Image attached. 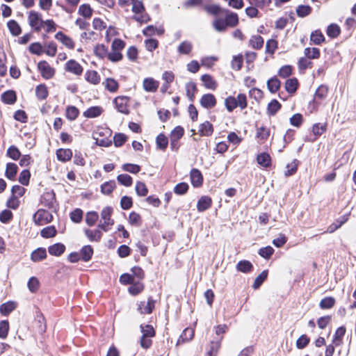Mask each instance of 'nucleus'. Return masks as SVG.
Returning a JSON list of instances; mask_svg holds the SVG:
<instances>
[{
	"mask_svg": "<svg viewBox=\"0 0 356 356\" xmlns=\"http://www.w3.org/2000/svg\"><path fill=\"white\" fill-rule=\"evenodd\" d=\"M225 18H216L213 22V27L218 32H224L227 27H235L238 24V16L228 9L223 10Z\"/></svg>",
	"mask_w": 356,
	"mask_h": 356,
	"instance_id": "1",
	"label": "nucleus"
},
{
	"mask_svg": "<svg viewBox=\"0 0 356 356\" xmlns=\"http://www.w3.org/2000/svg\"><path fill=\"white\" fill-rule=\"evenodd\" d=\"M131 11L135 13L132 19L140 24L147 23L151 20L149 15L145 12V8L142 1L131 0Z\"/></svg>",
	"mask_w": 356,
	"mask_h": 356,
	"instance_id": "2",
	"label": "nucleus"
},
{
	"mask_svg": "<svg viewBox=\"0 0 356 356\" xmlns=\"http://www.w3.org/2000/svg\"><path fill=\"white\" fill-rule=\"evenodd\" d=\"M111 135L109 129L98 128L92 134V138L96 140V144L102 147H108L111 144V140L107 136Z\"/></svg>",
	"mask_w": 356,
	"mask_h": 356,
	"instance_id": "3",
	"label": "nucleus"
},
{
	"mask_svg": "<svg viewBox=\"0 0 356 356\" xmlns=\"http://www.w3.org/2000/svg\"><path fill=\"white\" fill-rule=\"evenodd\" d=\"M113 213V209L111 207H106L103 209L101 212V218L103 222L98 225V228L104 231L108 232L110 229V226L114 224V220L111 218Z\"/></svg>",
	"mask_w": 356,
	"mask_h": 356,
	"instance_id": "4",
	"label": "nucleus"
},
{
	"mask_svg": "<svg viewBox=\"0 0 356 356\" xmlns=\"http://www.w3.org/2000/svg\"><path fill=\"white\" fill-rule=\"evenodd\" d=\"M28 21L29 26L35 32L40 31L42 27H43L42 15L38 12L31 10L29 13Z\"/></svg>",
	"mask_w": 356,
	"mask_h": 356,
	"instance_id": "5",
	"label": "nucleus"
},
{
	"mask_svg": "<svg viewBox=\"0 0 356 356\" xmlns=\"http://www.w3.org/2000/svg\"><path fill=\"white\" fill-rule=\"evenodd\" d=\"M35 225H43L49 223L53 220V216L47 211L39 209L33 216Z\"/></svg>",
	"mask_w": 356,
	"mask_h": 356,
	"instance_id": "6",
	"label": "nucleus"
},
{
	"mask_svg": "<svg viewBox=\"0 0 356 356\" xmlns=\"http://www.w3.org/2000/svg\"><path fill=\"white\" fill-rule=\"evenodd\" d=\"M38 69L40 71L41 76L45 79H50L55 74V70L45 60L38 63Z\"/></svg>",
	"mask_w": 356,
	"mask_h": 356,
	"instance_id": "7",
	"label": "nucleus"
},
{
	"mask_svg": "<svg viewBox=\"0 0 356 356\" xmlns=\"http://www.w3.org/2000/svg\"><path fill=\"white\" fill-rule=\"evenodd\" d=\"M116 108L120 113L124 114H129V110L128 108L129 98L127 97H118L113 101Z\"/></svg>",
	"mask_w": 356,
	"mask_h": 356,
	"instance_id": "8",
	"label": "nucleus"
},
{
	"mask_svg": "<svg viewBox=\"0 0 356 356\" xmlns=\"http://www.w3.org/2000/svg\"><path fill=\"white\" fill-rule=\"evenodd\" d=\"M200 103L203 108L211 109L216 106L217 100L213 94L207 93L202 96Z\"/></svg>",
	"mask_w": 356,
	"mask_h": 356,
	"instance_id": "9",
	"label": "nucleus"
},
{
	"mask_svg": "<svg viewBox=\"0 0 356 356\" xmlns=\"http://www.w3.org/2000/svg\"><path fill=\"white\" fill-rule=\"evenodd\" d=\"M155 307V300H153L152 297H149L147 302L141 301L138 305V310L142 314H151Z\"/></svg>",
	"mask_w": 356,
	"mask_h": 356,
	"instance_id": "10",
	"label": "nucleus"
},
{
	"mask_svg": "<svg viewBox=\"0 0 356 356\" xmlns=\"http://www.w3.org/2000/svg\"><path fill=\"white\" fill-rule=\"evenodd\" d=\"M190 178L192 185L195 187H200L203 183V176L202 172L196 168H193L190 172Z\"/></svg>",
	"mask_w": 356,
	"mask_h": 356,
	"instance_id": "11",
	"label": "nucleus"
},
{
	"mask_svg": "<svg viewBox=\"0 0 356 356\" xmlns=\"http://www.w3.org/2000/svg\"><path fill=\"white\" fill-rule=\"evenodd\" d=\"M65 70L76 75H81L83 72L82 66L74 60H70L65 64Z\"/></svg>",
	"mask_w": 356,
	"mask_h": 356,
	"instance_id": "12",
	"label": "nucleus"
},
{
	"mask_svg": "<svg viewBox=\"0 0 356 356\" xmlns=\"http://www.w3.org/2000/svg\"><path fill=\"white\" fill-rule=\"evenodd\" d=\"M41 202L49 209H54L56 203L55 193L53 191L44 193L42 196Z\"/></svg>",
	"mask_w": 356,
	"mask_h": 356,
	"instance_id": "13",
	"label": "nucleus"
},
{
	"mask_svg": "<svg viewBox=\"0 0 356 356\" xmlns=\"http://www.w3.org/2000/svg\"><path fill=\"white\" fill-rule=\"evenodd\" d=\"M159 82L153 78H146L143 83V88L147 92H154L157 90Z\"/></svg>",
	"mask_w": 356,
	"mask_h": 356,
	"instance_id": "14",
	"label": "nucleus"
},
{
	"mask_svg": "<svg viewBox=\"0 0 356 356\" xmlns=\"http://www.w3.org/2000/svg\"><path fill=\"white\" fill-rule=\"evenodd\" d=\"M213 127L209 121L200 124L198 133L201 136H210L213 133Z\"/></svg>",
	"mask_w": 356,
	"mask_h": 356,
	"instance_id": "15",
	"label": "nucleus"
},
{
	"mask_svg": "<svg viewBox=\"0 0 356 356\" xmlns=\"http://www.w3.org/2000/svg\"><path fill=\"white\" fill-rule=\"evenodd\" d=\"M55 38L60 42H62V44L67 48L70 49H73L74 48V42H73V40L67 35L64 34L63 32H58L55 35Z\"/></svg>",
	"mask_w": 356,
	"mask_h": 356,
	"instance_id": "16",
	"label": "nucleus"
},
{
	"mask_svg": "<svg viewBox=\"0 0 356 356\" xmlns=\"http://www.w3.org/2000/svg\"><path fill=\"white\" fill-rule=\"evenodd\" d=\"M212 204V200L209 196L201 197L197 204V209L199 212H202L209 209Z\"/></svg>",
	"mask_w": 356,
	"mask_h": 356,
	"instance_id": "17",
	"label": "nucleus"
},
{
	"mask_svg": "<svg viewBox=\"0 0 356 356\" xmlns=\"http://www.w3.org/2000/svg\"><path fill=\"white\" fill-rule=\"evenodd\" d=\"M79 253L81 261L88 262L92 259L94 251L91 245H87L83 246Z\"/></svg>",
	"mask_w": 356,
	"mask_h": 356,
	"instance_id": "18",
	"label": "nucleus"
},
{
	"mask_svg": "<svg viewBox=\"0 0 356 356\" xmlns=\"http://www.w3.org/2000/svg\"><path fill=\"white\" fill-rule=\"evenodd\" d=\"M17 306V302L11 300L8 301L0 305V313L1 315L7 316L16 309Z\"/></svg>",
	"mask_w": 356,
	"mask_h": 356,
	"instance_id": "19",
	"label": "nucleus"
},
{
	"mask_svg": "<svg viewBox=\"0 0 356 356\" xmlns=\"http://www.w3.org/2000/svg\"><path fill=\"white\" fill-rule=\"evenodd\" d=\"M84 232L88 240L92 242H99L102 237V233L99 228L94 230L86 229Z\"/></svg>",
	"mask_w": 356,
	"mask_h": 356,
	"instance_id": "20",
	"label": "nucleus"
},
{
	"mask_svg": "<svg viewBox=\"0 0 356 356\" xmlns=\"http://www.w3.org/2000/svg\"><path fill=\"white\" fill-rule=\"evenodd\" d=\"M222 337H218L216 339L211 341L208 350V356H216L220 348Z\"/></svg>",
	"mask_w": 356,
	"mask_h": 356,
	"instance_id": "21",
	"label": "nucleus"
},
{
	"mask_svg": "<svg viewBox=\"0 0 356 356\" xmlns=\"http://www.w3.org/2000/svg\"><path fill=\"white\" fill-rule=\"evenodd\" d=\"M65 250V246L61 243H56L48 248V252L51 255L59 257Z\"/></svg>",
	"mask_w": 356,
	"mask_h": 356,
	"instance_id": "22",
	"label": "nucleus"
},
{
	"mask_svg": "<svg viewBox=\"0 0 356 356\" xmlns=\"http://www.w3.org/2000/svg\"><path fill=\"white\" fill-rule=\"evenodd\" d=\"M58 160L62 162L70 161L72 157V151L70 149H58L56 151Z\"/></svg>",
	"mask_w": 356,
	"mask_h": 356,
	"instance_id": "23",
	"label": "nucleus"
},
{
	"mask_svg": "<svg viewBox=\"0 0 356 356\" xmlns=\"http://www.w3.org/2000/svg\"><path fill=\"white\" fill-rule=\"evenodd\" d=\"M47 257V251L44 248H38L31 254V259L33 262H38Z\"/></svg>",
	"mask_w": 356,
	"mask_h": 356,
	"instance_id": "24",
	"label": "nucleus"
},
{
	"mask_svg": "<svg viewBox=\"0 0 356 356\" xmlns=\"http://www.w3.org/2000/svg\"><path fill=\"white\" fill-rule=\"evenodd\" d=\"M236 268L238 272L248 273L253 270V265L248 260H241L238 262Z\"/></svg>",
	"mask_w": 356,
	"mask_h": 356,
	"instance_id": "25",
	"label": "nucleus"
},
{
	"mask_svg": "<svg viewBox=\"0 0 356 356\" xmlns=\"http://www.w3.org/2000/svg\"><path fill=\"white\" fill-rule=\"evenodd\" d=\"M18 167L14 163H8L6 164V169L5 172V176L10 180H14L17 173Z\"/></svg>",
	"mask_w": 356,
	"mask_h": 356,
	"instance_id": "26",
	"label": "nucleus"
},
{
	"mask_svg": "<svg viewBox=\"0 0 356 356\" xmlns=\"http://www.w3.org/2000/svg\"><path fill=\"white\" fill-rule=\"evenodd\" d=\"M1 100L7 104H13L17 100V95L14 90H7L1 95Z\"/></svg>",
	"mask_w": 356,
	"mask_h": 356,
	"instance_id": "27",
	"label": "nucleus"
},
{
	"mask_svg": "<svg viewBox=\"0 0 356 356\" xmlns=\"http://www.w3.org/2000/svg\"><path fill=\"white\" fill-rule=\"evenodd\" d=\"M193 50V44L191 42L188 40H184L180 43V44L177 47V51L179 54L181 55H188Z\"/></svg>",
	"mask_w": 356,
	"mask_h": 356,
	"instance_id": "28",
	"label": "nucleus"
},
{
	"mask_svg": "<svg viewBox=\"0 0 356 356\" xmlns=\"http://www.w3.org/2000/svg\"><path fill=\"white\" fill-rule=\"evenodd\" d=\"M49 95L47 87L44 83H41L35 88V95L39 100H44Z\"/></svg>",
	"mask_w": 356,
	"mask_h": 356,
	"instance_id": "29",
	"label": "nucleus"
},
{
	"mask_svg": "<svg viewBox=\"0 0 356 356\" xmlns=\"http://www.w3.org/2000/svg\"><path fill=\"white\" fill-rule=\"evenodd\" d=\"M103 111L100 106H91L83 113V116L88 118H92L99 116Z\"/></svg>",
	"mask_w": 356,
	"mask_h": 356,
	"instance_id": "30",
	"label": "nucleus"
},
{
	"mask_svg": "<svg viewBox=\"0 0 356 356\" xmlns=\"http://www.w3.org/2000/svg\"><path fill=\"white\" fill-rule=\"evenodd\" d=\"M204 8L208 14L215 16H217L220 14L222 15L223 10L226 9L220 7V6L218 4L206 5Z\"/></svg>",
	"mask_w": 356,
	"mask_h": 356,
	"instance_id": "31",
	"label": "nucleus"
},
{
	"mask_svg": "<svg viewBox=\"0 0 356 356\" xmlns=\"http://www.w3.org/2000/svg\"><path fill=\"white\" fill-rule=\"evenodd\" d=\"M201 81L203 82L204 87L207 89L215 90L217 87L216 82L209 74H203L201 76Z\"/></svg>",
	"mask_w": 356,
	"mask_h": 356,
	"instance_id": "32",
	"label": "nucleus"
},
{
	"mask_svg": "<svg viewBox=\"0 0 356 356\" xmlns=\"http://www.w3.org/2000/svg\"><path fill=\"white\" fill-rule=\"evenodd\" d=\"M280 86L281 82L276 76L272 77L267 81L268 89L271 93L277 92L280 88Z\"/></svg>",
	"mask_w": 356,
	"mask_h": 356,
	"instance_id": "33",
	"label": "nucleus"
},
{
	"mask_svg": "<svg viewBox=\"0 0 356 356\" xmlns=\"http://www.w3.org/2000/svg\"><path fill=\"white\" fill-rule=\"evenodd\" d=\"M298 81L296 78H291V79H287L286 81L285 85H284L285 90L289 94L295 93L298 89Z\"/></svg>",
	"mask_w": 356,
	"mask_h": 356,
	"instance_id": "34",
	"label": "nucleus"
},
{
	"mask_svg": "<svg viewBox=\"0 0 356 356\" xmlns=\"http://www.w3.org/2000/svg\"><path fill=\"white\" fill-rule=\"evenodd\" d=\"M85 78L89 83L96 85L100 81V76L95 70H88L86 72Z\"/></svg>",
	"mask_w": 356,
	"mask_h": 356,
	"instance_id": "35",
	"label": "nucleus"
},
{
	"mask_svg": "<svg viewBox=\"0 0 356 356\" xmlns=\"http://www.w3.org/2000/svg\"><path fill=\"white\" fill-rule=\"evenodd\" d=\"M257 163L264 168H268L271 164V158L267 153H261L257 155Z\"/></svg>",
	"mask_w": 356,
	"mask_h": 356,
	"instance_id": "36",
	"label": "nucleus"
},
{
	"mask_svg": "<svg viewBox=\"0 0 356 356\" xmlns=\"http://www.w3.org/2000/svg\"><path fill=\"white\" fill-rule=\"evenodd\" d=\"M7 26L13 36H17L22 33V29L19 24L14 19L8 22Z\"/></svg>",
	"mask_w": 356,
	"mask_h": 356,
	"instance_id": "37",
	"label": "nucleus"
},
{
	"mask_svg": "<svg viewBox=\"0 0 356 356\" xmlns=\"http://www.w3.org/2000/svg\"><path fill=\"white\" fill-rule=\"evenodd\" d=\"M264 39L259 35H252L249 41L250 45L254 49H260L264 45Z\"/></svg>",
	"mask_w": 356,
	"mask_h": 356,
	"instance_id": "38",
	"label": "nucleus"
},
{
	"mask_svg": "<svg viewBox=\"0 0 356 356\" xmlns=\"http://www.w3.org/2000/svg\"><path fill=\"white\" fill-rule=\"evenodd\" d=\"M128 221L130 225L137 227H140L143 224L140 215L135 211H132L129 213Z\"/></svg>",
	"mask_w": 356,
	"mask_h": 356,
	"instance_id": "39",
	"label": "nucleus"
},
{
	"mask_svg": "<svg viewBox=\"0 0 356 356\" xmlns=\"http://www.w3.org/2000/svg\"><path fill=\"white\" fill-rule=\"evenodd\" d=\"M346 332V327L344 326H341L337 328L336 330L334 338H333V343H335L336 346H339L342 343V339L343 336L345 335Z\"/></svg>",
	"mask_w": 356,
	"mask_h": 356,
	"instance_id": "40",
	"label": "nucleus"
},
{
	"mask_svg": "<svg viewBox=\"0 0 356 356\" xmlns=\"http://www.w3.org/2000/svg\"><path fill=\"white\" fill-rule=\"evenodd\" d=\"M281 107L282 105L277 100L273 99L268 104L267 113L269 115H275Z\"/></svg>",
	"mask_w": 356,
	"mask_h": 356,
	"instance_id": "41",
	"label": "nucleus"
},
{
	"mask_svg": "<svg viewBox=\"0 0 356 356\" xmlns=\"http://www.w3.org/2000/svg\"><path fill=\"white\" fill-rule=\"evenodd\" d=\"M93 10L88 3H83L79 8L78 13L85 18H90L92 15Z\"/></svg>",
	"mask_w": 356,
	"mask_h": 356,
	"instance_id": "42",
	"label": "nucleus"
},
{
	"mask_svg": "<svg viewBox=\"0 0 356 356\" xmlns=\"http://www.w3.org/2000/svg\"><path fill=\"white\" fill-rule=\"evenodd\" d=\"M56 234L57 230L53 225L46 227L40 231L41 236L45 238H52L55 236Z\"/></svg>",
	"mask_w": 356,
	"mask_h": 356,
	"instance_id": "43",
	"label": "nucleus"
},
{
	"mask_svg": "<svg viewBox=\"0 0 356 356\" xmlns=\"http://www.w3.org/2000/svg\"><path fill=\"white\" fill-rule=\"evenodd\" d=\"M115 187L116 184L115 181H106L101 186V192L104 195H110Z\"/></svg>",
	"mask_w": 356,
	"mask_h": 356,
	"instance_id": "44",
	"label": "nucleus"
},
{
	"mask_svg": "<svg viewBox=\"0 0 356 356\" xmlns=\"http://www.w3.org/2000/svg\"><path fill=\"white\" fill-rule=\"evenodd\" d=\"M268 277V270H263L254 280V283L252 284V288L254 289H259L263 282L267 279Z\"/></svg>",
	"mask_w": 356,
	"mask_h": 356,
	"instance_id": "45",
	"label": "nucleus"
},
{
	"mask_svg": "<svg viewBox=\"0 0 356 356\" xmlns=\"http://www.w3.org/2000/svg\"><path fill=\"white\" fill-rule=\"evenodd\" d=\"M156 144L159 149L165 150L168 145V138L163 134H160L156 138Z\"/></svg>",
	"mask_w": 356,
	"mask_h": 356,
	"instance_id": "46",
	"label": "nucleus"
},
{
	"mask_svg": "<svg viewBox=\"0 0 356 356\" xmlns=\"http://www.w3.org/2000/svg\"><path fill=\"white\" fill-rule=\"evenodd\" d=\"M197 91L196 84L194 82H188L186 84V95L189 100L193 102L195 98V93Z\"/></svg>",
	"mask_w": 356,
	"mask_h": 356,
	"instance_id": "47",
	"label": "nucleus"
},
{
	"mask_svg": "<svg viewBox=\"0 0 356 356\" xmlns=\"http://www.w3.org/2000/svg\"><path fill=\"white\" fill-rule=\"evenodd\" d=\"M6 155L13 160L17 161L20 158L21 152L16 146L11 145L7 149Z\"/></svg>",
	"mask_w": 356,
	"mask_h": 356,
	"instance_id": "48",
	"label": "nucleus"
},
{
	"mask_svg": "<svg viewBox=\"0 0 356 356\" xmlns=\"http://www.w3.org/2000/svg\"><path fill=\"white\" fill-rule=\"evenodd\" d=\"M144 289V285L142 282H133L129 287V292L134 296H136L142 292Z\"/></svg>",
	"mask_w": 356,
	"mask_h": 356,
	"instance_id": "49",
	"label": "nucleus"
},
{
	"mask_svg": "<svg viewBox=\"0 0 356 356\" xmlns=\"http://www.w3.org/2000/svg\"><path fill=\"white\" fill-rule=\"evenodd\" d=\"M328 92V88L326 86L321 85L316 90L314 95V99L323 100L325 99Z\"/></svg>",
	"mask_w": 356,
	"mask_h": 356,
	"instance_id": "50",
	"label": "nucleus"
},
{
	"mask_svg": "<svg viewBox=\"0 0 356 356\" xmlns=\"http://www.w3.org/2000/svg\"><path fill=\"white\" fill-rule=\"evenodd\" d=\"M310 40L315 44H321L325 40V37L321 31L316 30L312 33Z\"/></svg>",
	"mask_w": 356,
	"mask_h": 356,
	"instance_id": "51",
	"label": "nucleus"
},
{
	"mask_svg": "<svg viewBox=\"0 0 356 356\" xmlns=\"http://www.w3.org/2000/svg\"><path fill=\"white\" fill-rule=\"evenodd\" d=\"M117 180L120 184L127 187L131 186L133 183V179L131 177L127 174L119 175L117 177Z\"/></svg>",
	"mask_w": 356,
	"mask_h": 356,
	"instance_id": "52",
	"label": "nucleus"
},
{
	"mask_svg": "<svg viewBox=\"0 0 356 356\" xmlns=\"http://www.w3.org/2000/svg\"><path fill=\"white\" fill-rule=\"evenodd\" d=\"M141 332L143 333V337H154L156 334L155 330L152 325H141L140 326Z\"/></svg>",
	"mask_w": 356,
	"mask_h": 356,
	"instance_id": "53",
	"label": "nucleus"
},
{
	"mask_svg": "<svg viewBox=\"0 0 356 356\" xmlns=\"http://www.w3.org/2000/svg\"><path fill=\"white\" fill-rule=\"evenodd\" d=\"M94 53L97 57L100 58H104L105 56H107L108 55V49L103 44H97L94 48Z\"/></svg>",
	"mask_w": 356,
	"mask_h": 356,
	"instance_id": "54",
	"label": "nucleus"
},
{
	"mask_svg": "<svg viewBox=\"0 0 356 356\" xmlns=\"http://www.w3.org/2000/svg\"><path fill=\"white\" fill-rule=\"evenodd\" d=\"M305 55L307 58L309 59H316L318 58L320 56V51L318 48H305L304 51Z\"/></svg>",
	"mask_w": 356,
	"mask_h": 356,
	"instance_id": "55",
	"label": "nucleus"
},
{
	"mask_svg": "<svg viewBox=\"0 0 356 356\" xmlns=\"http://www.w3.org/2000/svg\"><path fill=\"white\" fill-rule=\"evenodd\" d=\"M335 303V299L332 297H326L323 298L320 303L319 307L323 309L332 308Z\"/></svg>",
	"mask_w": 356,
	"mask_h": 356,
	"instance_id": "56",
	"label": "nucleus"
},
{
	"mask_svg": "<svg viewBox=\"0 0 356 356\" xmlns=\"http://www.w3.org/2000/svg\"><path fill=\"white\" fill-rule=\"evenodd\" d=\"M326 32H327V35L329 37H330L332 38H335L340 33V28L337 24H332L327 26Z\"/></svg>",
	"mask_w": 356,
	"mask_h": 356,
	"instance_id": "57",
	"label": "nucleus"
},
{
	"mask_svg": "<svg viewBox=\"0 0 356 356\" xmlns=\"http://www.w3.org/2000/svg\"><path fill=\"white\" fill-rule=\"evenodd\" d=\"M79 109L74 106H69L66 108V118L70 120H74L79 115Z\"/></svg>",
	"mask_w": 356,
	"mask_h": 356,
	"instance_id": "58",
	"label": "nucleus"
},
{
	"mask_svg": "<svg viewBox=\"0 0 356 356\" xmlns=\"http://www.w3.org/2000/svg\"><path fill=\"white\" fill-rule=\"evenodd\" d=\"M99 218L96 211H89L86 215V222L88 226H93Z\"/></svg>",
	"mask_w": 356,
	"mask_h": 356,
	"instance_id": "59",
	"label": "nucleus"
},
{
	"mask_svg": "<svg viewBox=\"0 0 356 356\" xmlns=\"http://www.w3.org/2000/svg\"><path fill=\"white\" fill-rule=\"evenodd\" d=\"M312 12V8L309 6L300 5L296 8V13L300 17H305L309 15Z\"/></svg>",
	"mask_w": 356,
	"mask_h": 356,
	"instance_id": "60",
	"label": "nucleus"
},
{
	"mask_svg": "<svg viewBox=\"0 0 356 356\" xmlns=\"http://www.w3.org/2000/svg\"><path fill=\"white\" fill-rule=\"evenodd\" d=\"M243 62V58L242 55L234 56L231 63L232 69L236 71L240 70L242 67Z\"/></svg>",
	"mask_w": 356,
	"mask_h": 356,
	"instance_id": "61",
	"label": "nucleus"
},
{
	"mask_svg": "<svg viewBox=\"0 0 356 356\" xmlns=\"http://www.w3.org/2000/svg\"><path fill=\"white\" fill-rule=\"evenodd\" d=\"M70 216L72 222L79 223L83 218V211L81 209H76L70 213Z\"/></svg>",
	"mask_w": 356,
	"mask_h": 356,
	"instance_id": "62",
	"label": "nucleus"
},
{
	"mask_svg": "<svg viewBox=\"0 0 356 356\" xmlns=\"http://www.w3.org/2000/svg\"><path fill=\"white\" fill-rule=\"evenodd\" d=\"M127 136L122 133L115 134L113 136V142L115 147H121L127 141Z\"/></svg>",
	"mask_w": 356,
	"mask_h": 356,
	"instance_id": "63",
	"label": "nucleus"
},
{
	"mask_svg": "<svg viewBox=\"0 0 356 356\" xmlns=\"http://www.w3.org/2000/svg\"><path fill=\"white\" fill-rule=\"evenodd\" d=\"M258 253L261 257L268 259L274 253V249L271 246H266L260 248Z\"/></svg>",
	"mask_w": 356,
	"mask_h": 356,
	"instance_id": "64",
	"label": "nucleus"
}]
</instances>
